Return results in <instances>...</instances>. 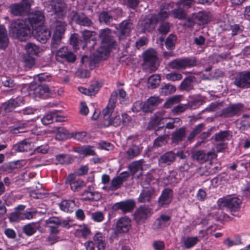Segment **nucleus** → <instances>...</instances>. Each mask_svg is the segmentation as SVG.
Returning <instances> with one entry per match:
<instances>
[{
	"instance_id": "2eb2a0df",
	"label": "nucleus",
	"mask_w": 250,
	"mask_h": 250,
	"mask_svg": "<svg viewBox=\"0 0 250 250\" xmlns=\"http://www.w3.org/2000/svg\"><path fill=\"white\" fill-rule=\"evenodd\" d=\"M173 198V191L169 188H164L158 198V203L160 207H166L170 204Z\"/></svg>"
},
{
	"instance_id": "a18cd8bd",
	"label": "nucleus",
	"mask_w": 250,
	"mask_h": 250,
	"mask_svg": "<svg viewBox=\"0 0 250 250\" xmlns=\"http://www.w3.org/2000/svg\"><path fill=\"white\" fill-rule=\"evenodd\" d=\"M230 134L228 131H221L214 134V139L216 142H223L229 140Z\"/></svg>"
},
{
	"instance_id": "de8ad7c7",
	"label": "nucleus",
	"mask_w": 250,
	"mask_h": 250,
	"mask_svg": "<svg viewBox=\"0 0 250 250\" xmlns=\"http://www.w3.org/2000/svg\"><path fill=\"white\" fill-rule=\"evenodd\" d=\"M109 52L108 47L104 46H101L96 49V51L93 53L94 56L97 58V60L101 59L104 56L106 55Z\"/></svg>"
},
{
	"instance_id": "680f3d73",
	"label": "nucleus",
	"mask_w": 250,
	"mask_h": 250,
	"mask_svg": "<svg viewBox=\"0 0 250 250\" xmlns=\"http://www.w3.org/2000/svg\"><path fill=\"white\" fill-rule=\"evenodd\" d=\"M188 108V105L187 104H179L175 106L171 110L174 115H179L185 112Z\"/></svg>"
},
{
	"instance_id": "f704fd0d",
	"label": "nucleus",
	"mask_w": 250,
	"mask_h": 250,
	"mask_svg": "<svg viewBox=\"0 0 250 250\" xmlns=\"http://www.w3.org/2000/svg\"><path fill=\"white\" fill-rule=\"evenodd\" d=\"M75 207V203L73 200H63L59 204L60 209L66 212H72Z\"/></svg>"
},
{
	"instance_id": "f257e3e1",
	"label": "nucleus",
	"mask_w": 250,
	"mask_h": 250,
	"mask_svg": "<svg viewBox=\"0 0 250 250\" xmlns=\"http://www.w3.org/2000/svg\"><path fill=\"white\" fill-rule=\"evenodd\" d=\"M44 21V16L41 11H36L30 14L25 20L17 19L13 21L10 25L9 35L21 41L26 40L33 30L42 27Z\"/></svg>"
},
{
	"instance_id": "58836bf2",
	"label": "nucleus",
	"mask_w": 250,
	"mask_h": 250,
	"mask_svg": "<svg viewBox=\"0 0 250 250\" xmlns=\"http://www.w3.org/2000/svg\"><path fill=\"white\" fill-rule=\"evenodd\" d=\"M27 55L37 56L41 52V48L32 42L27 43L25 46Z\"/></svg>"
},
{
	"instance_id": "8fccbe9b",
	"label": "nucleus",
	"mask_w": 250,
	"mask_h": 250,
	"mask_svg": "<svg viewBox=\"0 0 250 250\" xmlns=\"http://www.w3.org/2000/svg\"><path fill=\"white\" fill-rule=\"evenodd\" d=\"M195 3L194 0H179L176 2L177 7H181L185 11L193 6Z\"/></svg>"
},
{
	"instance_id": "e2e57ef3",
	"label": "nucleus",
	"mask_w": 250,
	"mask_h": 250,
	"mask_svg": "<svg viewBox=\"0 0 250 250\" xmlns=\"http://www.w3.org/2000/svg\"><path fill=\"white\" fill-rule=\"evenodd\" d=\"M56 160L61 164H66L70 163L71 158L66 154H60L56 156Z\"/></svg>"
},
{
	"instance_id": "6e6d98bb",
	"label": "nucleus",
	"mask_w": 250,
	"mask_h": 250,
	"mask_svg": "<svg viewBox=\"0 0 250 250\" xmlns=\"http://www.w3.org/2000/svg\"><path fill=\"white\" fill-rule=\"evenodd\" d=\"M70 43L75 49H78L80 47L83 48V41L79 39L78 35L77 34L71 35L70 38Z\"/></svg>"
},
{
	"instance_id": "e433bc0d",
	"label": "nucleus",
	"mask_w": 250,
	"mask_h": 250,
	"mask_svg": "<svg viewBox=\"0 0 250 250\" xmlns=\"http://www.w3.org/2000/svg\"><path fill=\"white\" fill-rule=\"evenodd\" d=\"M8 42L6 29L3 26H0V49H4L6 48Z\"/></svg>"
},
{
	"instance_id": "f03ea898",
	"label": "nucleus",
	"mask_w": 250,
	"mask_h": 250,
	"mask_svg": "<svg viewBox=\"0 0 250 250\" xmlns=\"http://www.w3.org/2000/svg\"><path fill=\"white\" fill-rule=\"evenodd\" d=\"M170 5L167 3L162 4L159 12L157 14H153L150 18L145 19L139 25L142 32L146 33L152 31L159 22L165 20L170 14Z\"/></svg>"
},
{
	"instance_id": "2f4dec72",
	"label": "nucleus",
	"mask_w": 250,
	"mask_h": 250,
	"mask_svg": "<svg viewBox=\"0 0 250 250\" xmlns=\"http://www.w3.org/2000/svg\"><path fill=\"white\" fill-rule=\"evenodd\" d=\"M82 196L83 200L92 201H98L101 198L100 194L97 191H92L90 187L83 192Z\"/></svg>"
},
{
	"instance_id": "4c0bfd02",
	"label": "nucleus",
	"mask_w": 250,
	"mask_h": 250,
	"mask_svg": "<svg viewBox=\"0 0 250 250\" xmlns=\"http://www.w3.org/2000/svg\"><path fill=\"white\" fill-rule=\"evenodd\" d=\"M57 114L55 111L46 114L41 119L42 123L44 125H48L52 123L54 120L56 122L61 121L57 119Z\"/></svg>"
},
{
	"instance_id": "f3484780",
	"label": "nucleus",
	"mask_w": 250,
	"mask_h": 250,
	"mask_svg": "<svg viewBox=\"0 0 250 250\" xmlns=\"http://www.w3.org/2000/svg\"><path fill=\"white\" fill-rule=\"evenodd\" d=\"M176 160V155L173 151H169L162 155L158 159V165L161 167L171 165Z\"/></svg>"
},
{
	"instance_id": "052dcab7",
	"label": "nucleus",
	"mask_w": 250,
	"mask_h": 250,
	"mask_svg": "<svg viewBox=\"0 0 250 250\" xmlns=\"http://www.w3.org/2000/svg\"><path fill=\"white\" fill-rule=\"evenodd\" d=\"M182 75L177 72H171L165 75V78L169 81L175 82L182 80Z\"/></svg>"
},
{
	"instance_id": "0eeeda50",
	"label": "nucleus",
	"mask_w": 250,
	"mask_h": 250,
	"mask_svg": "<svg viewBox=\"0 0 250 250\" xmlns=\"http://www.w3.org/2000/svg\"><path fill=\"white\" fill-rule=\"evenodd\" d=\"M32 2V0H21L19 3L11 5L9 7L11 14L16 16L28 14L30 11Z\"/></svg>"
},
{
	"instance_id": "39448f33",
	"label": "nucleus",
	"mask_w": 250,
	"mask_h": 250,
	"mask_svg": "<svg viewBox=\"0 0 250 250\" xmlns=\"http://www.w3.org/2000/svg\"><path fill=\"white\" fill-rule=\"evenodd\" d=\"M241 200L236 197L228 196L221 199L220 207L227 208L234 216L239 217L238 213L235 214L240 208Z\"/></svg>"
},
{
	"instance_id": "ea45409f",
	"label": "nucleus",
	"mask_w": 250,
	"mask_h": 250,
	"mask_svg": "<svg viewBox=\"0 0 250 250\" xmlns=\"http://www.w3.org/2000/svg\"><path fill=\"white\" fill-rule=\"evenodd\" d=\"M161 82V77L158 74L151 75L147 80L148 88H155L159 85Z\"/></svg>"
},
{
	"instance_id": "4d7b16f0",
	"label": "nucleus",
	"mask_w": 250,
	"mask_h": 250,
	"mask_svg": "<svg viewBox=\"0 0 250 250\" xmlns=\"http://www.w3.org/2000/svg\"><path fill=\"white\" fill-rule=\"evenodd\" d=\"M167 136L164 134L162 135L158 136L153 142V146L154 147H161L167 144Z\"/></svg>"
},
{
	"instance_id": "864d4df0",
	"label": "nucleus",
	"mask_w": 250,
	"mask_h": 250,
	"mask_svg": "<svg viewBox=\"0 0 250 250\" xmlns=\"http://www.w3.org/2000/svg\"><path fill=\"white\" fill-rule=\"evenodd\" d=\"M70 136L68 131L62 127H58L56 134V139L59 140L66 139Z\"/></svg>"
},
{
	"instance_id": "7c9ffc66",
	"label": "nucleus",
	"mask_w": 250,
	"mask_h": 250,
	"mask_svg": "<svg viewBox=\"0 0 250 250\" xmlns=\"http://www.w3.org/2000/svg\"><path fill=\"white\" fill-rule=\"evenodd\" d=\"M75 20L77 24L85 27H90L93 23L92 21L83 13H76Z\"/></svg>"
},
{
	"instance_id": "9b49d317",
	"label": "nucleus",
	"mask_w": 250,
	"mask_h": 250,
	"mask_svg": "<svg viewBox=\"0 0 250 250\" xmlns=\"http://www.w3.org/2000/svg\"><path fill=\"white\" fill-rule=\"evenodd\" d=\"M244 108V105L241 103L229 104L223 108L220 116L225 118H231L239 115Z\"/></svg>"
},
{
	"instance_id": "a211bd4d",
	"label": "nucleus",
	"mask_w": 250,
	"mask_h": 250,
	"mask_svg": "<svg viewBox=\"0 0 250 250\" xmlns=\"http://www.w3.org/2000/svg\"><path fill=\"white\" fill-rule=\"evenodd\" d=\"M24 104V99L22 96H18L15 99H10L2 105V108L6 112L12 111L14 108Z\"/></svg>"
},
{
	"instance_id": "0e129e2a",
	"label": "nucleus",
	"mask_w": 250,
	"mask_h": 250,
	"mask_svg": "<svg viewBox=\"0 0 250 250\" xmlns=\"http://www.w3.org/2000/svg\"><path fill=\"white\" fill-rule=\"evenodd\" d=\"M241 243V239L239 236L237 237L235 240H231L230 239L228 238L225 239L223 242V244L229 248L233 246L238 245Z\"/></svg>"
},
{
	"instance_id": "dca6fc26",
	"label": "nucleus",
	"mask_w": 250,
	"mask_h": 250,
	"mask_svg": "<svg viewBox=\"0 0 250 250\" xmlns=\"http://www.w3.org/2000/svg\"><path fill=\"white\" fill-rule=\"evenodd\" d=\"M35 38L42 43H45L51 36L50 31L44 26L40 27L33 30Z\"/></svg>"
},
{
	"instance_id": "cd10ccee",
	"label": "nucleus",
	"mask_w": 250,
	"mask_h": 250,
	"mask_svg": "<svg viewBox=\"0 0 250 250\" xmlns=\"http://www.w3.org/2000/svg\"><path fill=\"white\" fill-rule=\"evenodd\" d=\"M66 180L68 182L71 189L74 191H79L85 186L83 180L74 179V174H73L69 175Z\"/></svg>"
},
{
	"instance_id": "9d476101",
	"label": "nucleus",
	"mask_w": 250,
	"mask_h": 250,
	"mask_svg": "<svg viewBox=\"0 0 250 250\" xmlns=\"http://www.w3.org/2000/svg\"><path fill=\"white\" fill-rule=\"evenodd\" d=\"M83 38V49H84L87 46L91 51L95 50L97 43L96 42V34L94 31L88 30H84L81 32Z\"/></svg>"
},
{
	"instance_id": "49530a36",
	"label": "nucleus",
	"mask_w": 250,
	"mask_h": 250,
	"mask_svg": "<svg viewBox=\"0 0 250 250\" xmlns=\"http://www.w3.org/2000/svg\"><path fill=\"white\" fill-rule=\"evenodd\" d=\"M193 159L199 163H203L207 161L206 153L204 150H196L192 153Z\"/></svg>"
},
{
	"instance_id": "774afa93",
	"label": "nucleus",
	"mask_w": 250,
	"mask_h": 250,
	"mask_svg": "<svg viewBox=\"0 0 250 250\" xmlns=\"http://www.w3.org/2000/svg\"><path fill=\"white\" fill-rule=\"evenodd\" d=\"M169 30L170 25L169 23L167 22L162 23L158 28L159 32L162 34H167Z\"/></svg>"
},
{
	"instance_id": "6ab92c4d",
	"label": "nucleus",
	"mask_w": 250,
	"mask_h": 250,
	"mask_svg": "<svg viewBox=\"0 0 250 250\" xmlns=\"http://www.w3.org/2000/svg\"><path fill=\"white\" fill-rule=\"evenodd\" d=\"M117 98V93L116 91L113 92L109 99L108 104L106 107L103 109L102 113L105 120H108L113 111L115 106V104Z\"/></svg>"
},
{
	"instance_id": "69168bd1",
	"label": "nucleus",
	"mask_w": 250,
	"mask_h": 250,
	"mask_svg": "<svg viewBox=\"0 0 250 250\" xmlns=\"http://www.w3.org/2000/svg\"><path fill=\"white\" fill-rule=\"evenodd\" d=\"M204 101L201 98L196 99L192 102H189L187 103L188 108L190 109H195L198 108L200 106L202 105Z\"/></svg>"
},
{
	"instance_id": "338daca9",
	"label": "nucleus",
	"mask_w": 250,
	"mask_h": 250,
	"mask_svg": "<svg viewBox=\"0 0 250 250\" xmlns=\"http://www.w3.org/2000/svg\"><path fill=\"white\" fill-rule=\"evenodd\" d=\"M0 168L1 170L7 173H11L14 169H15L13 162H10L3 164L0 167Z\"/></svg>"
},
{
	"instance_id": "603ef678",
	"label": "nucleus",
	"mask_w": 250,
	"mask_h": 250,
	"mask_svg": "<svg viewBox=\"0 0 250 250\" xmlns=\"http://www.w3.org/2000/svg\"><path fill=\"white\" fill-rule=\"evenodd\" d=\"M177 7L172 11L173 17L180 20L185 19L187 16L186 11L181 7Z\"/></svg>"
},
{
	"instance_id": "f8f14e48",
	"label": "nucleus",
	"mask_w": 250,
	"mask_h": 250,
	"mask_svg": "<svg viewBox=\"0 0 250 250\" xmlns=\"http://www.w3.org/2000/svg\"><path fill=\"white\" fill-rule=\"evenodd\" d=\"M56 60L61 62H66L69 63L74 62L76 59V55L66 47L60 48L56 54Z\"/></svg>"
},
{
	"instance_id": "13d9d810",
	"label": "nucleus",
	"mask_w": 250,
	"mask_h": 250,
	"mask_svg": "<svg viewBox=\"0 0 250 250\" xmlns=\"http://www.w3.org/2000/svg\"><path fill=\"white\" fill-rule=\"evenodd\" d=\"M199 241L197 237H188L183 242L185 248L190 249L194 246Z\"/></svg>"
},
{
	"instance_id": "473e14b6",
	"label": "nucleus",
	"mask_w": 250,
	"mask_h": 250,
	"mask_svg": "<svg viewBox=\"0 0 250 250\" xmlns=\"http://www.w3.org/2000/svg\"><path fill=\"white\" fill-rule=\"evenodd\" d=\"M186 129L184 127H181L176 130L172 134L171 140L173 143L178 144L185 138Z\"/></svg>"
},
{
	"instance_id": "ddd939ff",
	"label": "nucleus",
	"mask_w": 250,
	"mask_h": 250,
	"mask_svg": "<svg viewBox=\"0 0 250 250\" xmlns=\"http://www.w3.org/2000/svg\"><path fill=\"white\" fill-rule=\"evenodd\" d=\"M51 11L56 17L61 19L63 18L66 14V4L62 0H53L50 4Z\"/></svg>"
},
{
	"instance_id": "c9c22d12",
	"label": "nucleus",
	"mask_w": 250,
	"mask_h": 250,
	"mask_svg": "<svg viewBox=\"0 0 250 250\" xmlns=\"http://www.w3.org/2000/svg\"><path fill=\"white\" fill-rule=\"evenodd\" d=\"M39 223H32L28 224L23 227L22 230L25 234L28 236L33 235L39 229Z\"/></svg>"
},
{
	"instance_id": "4be33fe9",
	"label": "nucleus",
	"mask_w": 250,
	"mask_h": 250,
	"mask_svg": "<svg viewBox=\"0 0 250 250\" xmlns=\"http://www.w3.org/2000/svg\"><path fill=\"white\" fill-rule=\"evenodd\" d=\"M162 103L158 96H151L143 104V110L145 112H151Z\"/></svg>"
},
{
	"instance_id": "5fc2aeb1",
	"label": "nucleus",
	"mask_w": 250,
	"mask_h": 250,
	"mask_svg": "<svg viewBox=\"0 0 250 250\" xmlns=\"http://www.w3.org/2000/svg\"><path fill=\"white\" fill-rule=\"evenodd\" d=\"M99 20L101 23L103 22L109 25L112 21L113 17L107 11H103L99 15Z\"/></svg>"
},
{
	"instance_id": "1a4fd4ad",
	"label": "nucleus",
	"mask_w": 250,
	"mask_h": 250,
	"mask_svg": "<svg viewBox=\"0 0 250 250\" xmlns=\"http://www.w3.org/2000/svg\"><path fill=\"white\" fill-rule=\"evenodd\" d=\"M233 84L242 89L250 88V71L237 73L233 78Z\"/></svg>"
},
{
	"instance_id": "a19ab883",
	"label": "nucleus",
	"mask_w": 250,
	"mask_h": 250,
	"mask_svg": "<svg viewBox=\"0 0 250 250\" xmlns=\"http://www.w3.org/2000/svg\"><path fill=\"white\" fill-rule=\"evenodd\" d=\"M175 91L176 88L173 85L167 83L161 87L160 94L163 96H167L173 93Z\"/></svg>"
},
{
	"instance_id": "09e8293b",
	"label": "nucleus",
	"mask_w": 250,
	"mask_h": 250,
	"mask_svg": "<svg viewBox=\"0 0 250 250\" xmlns=\"http://www.w3.org/2000/svg\"><path fill=\"white\" fill-rule=\"evenodd\" d=\"M170 220V216L166 214H161L160 217L157 219L158 222V227L159 228H163L169 225L168 222Z\"/></svg>"
},
{
	"instance_id": "bb28decb",
	"label": "nucleus",
	"mask_w": 250,
	"mask_h": 250,
	"mask_svg": "<svg viewBox=\"0 0 250 250\" xmlns=\"http://www.w3.org/2000/svg\"><path fill=\"white\" fill-rule=\"evenodd\" d=\"M154 193L155 190L151 187L143 189L138 198V202L142 203L150 202Z\"/></svg>"
},
{
	"instance_id": "a878e982",
	"label": "nucleus",
	"mask_w": 250,
	"mask_h": 250,
	"mask_svg": "<svg viewBox=\"0 0 250 250\" xmlns=\"http://www.w3.org/2000/svg\"><path fill=\"white\" fill-rule=\"evenodd\" d=\"M128 173L126 172H123L119 175L114 178L110 184L109 188L111 190H115L119 188L124 182L126 180Z\"/></svg>"
},
{
	"instance_id": "c756f323",
	"label": "nucleus",
	"mask_w": 250,
	"mask_h": 250,
	"mask_svg": "<svg viewBox=\"0 0 250 250\" xmlns=\"http://www.w3.org/2000/svg\"><path fill=\"white\" fill-rule=\"evenodd\" d=\"M195 80V77L192 76H189L185 78L180 84L179 89L181 91L189 92L193 89V82Z\"/></svg>"
},
{
	"instance_id": "b1692460",
	"label": "nucleus",
	"mask_w": 250,
	"mask_h": 250,
	"mask_svg": "<svg viewBox=\"0 0 250 250\" xmlns=\"http://www.w3.org/2000/svg\"><path fill=\"white\" fill-rule=\"evenodd\" d=\"M135 203L132 200H127L116 203L113 206V209L115 210H121L123 212L126 213L130 212L135 207Z\"/></svg>"
},
{
	"instance_id": "5701e85b",
	"label": "nucleus",
	"mask_w": 250,
	"mask_h": 250,
	"mask_svg": "<svg viewBox=\"0 0 250 250\" xmlns=\"http://www.w3.org/2000/svg\"><path fill=\"white\" fill-rule=\"evenodd\" d=\"M32 148V142L28 139L19 142L12 146V150L15 152H27L30 151Z\"/></svg>"
},
{
	"instance_id": "c85d7f7f",
	"label": "nucleus",
	"mask_w": 250,
	"mask_h": 250,
	"mask_svg": "<svg viewBox=\"0 0 250 250\" xmlns=\"http://www.w3.org/2000/svg\"><path fill=\"white\" fill-rule=\"evenodd\" d=\"M142 148L138 145L132 144L125 152V157L127 160H131L139 156L142 152Z\"/></svg>"
},
{
	"instance_id": "6e6552de",
	"label": "nucleus",
	"mask_w": 250,
	"mask_h": 250,
	"mask_svg": "<svg viewBox=\"0 0 250 250\" xmlns=\"http://www.w3.org/2000/svg\"><path fill=\"white\" fill-rule=\"evenodd\" d=\"M65 23L61 21H57L54 23V31L51 40V48L57 49L60 45L62 37L65 31Z\"/></svg>"
},
{
	"instance_id": "7ed1b4c3",
	"label": "nucleus",
	"mask_w": 250,
	"mask_h": 250,
	"mask_svg": "<svg viewBox=\"0 0 250 250\" xmlns=\"http://www.w3.org/2000/svg\"><path fill=\"white\" fill-rule=\"evenodd\" d=\"M197 65V60L194 57L174 59L170 62L168 66L171 69L183 70Z\"/></svg>"
},
{
	"instance_id": "bf43d9fd",
	"label": "nucleus",
	"mask_w": 250,
	"mask_h": 250,
	"mask_svg": "<svg viewBox=\"0 0 250 250\" xmlns=\"http://www.w3.org/2000/svg\"><path fill=\"white\" fill-rule=\"evenodd\" d=\"M23 62L24 67L30 69L35 65V59L30 55H25L23 58Z\"/></svg>"
},
{
	"instance_id": "79ce46f5",
	"label": "nucleus",
	"mask_w": 250,
	"mask_h": 250,
	"mask_svg": "<svg viewBox=\"0 0 250 250\" xmlns=\"http://www.w3.org/2000/svg\"><path fill=\"white\" fill-rule=\"evenodd\" d=\"M177 36L174 34H170L166 39L165 45L168 50H172L175 47V43L177 41Z\"/></svg>"
},
{
	"instance_id": "393cba45",
	"label": "nucleus",
	"mask_w": 250,
	"mask_h": 250,
	"mask_svg": "<svg viewBox=\"0 0 250 250\" xmlns=\"http://www.w3.org/2000/svg\"><path fill=\"white\" fill-rule=\"evenodd\" d=\"M131 228V220L127 217L120 218L117 222L116 229L117 232L125 233Z\"/></svg>"
},
{
	"instance_id": "37998d69",
	"label": "nucleus",
	"mask_w": 250,
	"mask_h": 250,
	"mask_svg": "<svg viewBox=\"0 0 250 250\" xmlns=\"http://www.w3.org/2000/svg\"><path fill=\"white\" fill-rule=\"evenodd\" d=\"M182 98V96L180 95H174L168 99L164 104L165 108H170L173 105L179 103Z\"/></svg>"
},
{
	"instance_id": "3c124183",
	"label": "nucleus",
	"mask_w": 250,
	"mask_h": 250,
	"mask_svg": "<svg viewBox=\"0 0 250 250\" xmlns=\"http://www.w3.org/2000/svg\"><path fill=\"white\" fill-rule=\"evenodd\" d=\"M196 17L199 24H206L210 21L208 14L206 12H199Z\"/></svg>"
},
{
	"instance_id": "20e7f679",
	"label": "nucleus",
	"mask_w": 250,
	"mask_h": 250,
	"mask_svg": "<svg viewBox=\"0 0 250 250\" xmlns=\"http://www.w3.org/2000/svg\"><path fill=\"white\" fill-rule=\"evenodd\" d=\"M29 92L35 98L46 99L52 97L53 91L46 84H32L29 87Z\"/></svg>"
},
{
	"instance_id": "412c9836",
	"label": "nucleus",
	"mask_w": 250,
	"mask_h": 250,
	"mask_svg": "<svg viewBox=\"0 0 250 250\" xmlns=\"http://www.w3.org/2000/svg\"><path fill=\"white\" fill-rule=\"evenodd\" d=\"M151 215V209L142 206L138 208L134 213V218L136 221L138 222H144L145 220Z\"/></svg>"
},
{
	"instance_id": "72a5a7b5",
	"label": "nucleus",
	"mask_w": 250,
	"mask_h": 250,
	"mask_svg": "<svg viewBox=\"0 0 250 250\" xmlns=\"http://www.w3.org/2000/svg\"><path fill=\"white\" fill-rule=\"evenodd\" d=\"M93 240L97 246L98 250H104L106 246L105 237L101 232H97Z\"/></svg>"
},
{
	"instance_id": "aec40b11",
	"label": "nucleus",
	"mask_w": 250,
	"mask_h": 250,
	"mask_svg": "<svg viewBox=\"0 0 250 250\" xmlns=\"http://www.w3.org/2000/svg\"><path fill=\"white\" fill-rule=\"evenodd\" d=\"M133 29V25L130 20H125L119 25V34L118 35L119 40H122L128 36L131 30Z\"/></svg>"
},
{
	"instance_id": "c03bdc74",
	"label": "nucleus",
	"mask_w": 250,
	"mask_h": 250,
	"mask_svg": "<svg viewBox=\"0 0 250 250\" xmlns=\"http://www.w3.org/2000/svg\"><path fill=\"white\" fill-rule=\"evenodd\" d=\"M78 152L85 156H94L96 154L93 147L90 146H83L79 148Z\"/></svg>"
},
{
	"instance_id": "423d86ee",
	"label": "nucleus",
	"mask_w": 250,
	"mask_h": 250,
	"mask_svg": "<svg viewBox=\"0 0 250 250\" xmlns=\"http://www.w3.org/2000/svg\"><path fill=\"white\" fill-rule=\"evenodd\" d=\"M144 69L151 72L155 71L157 69L156 64L157 53L154 49H148L143 54Z\"/></svg>"
},
{
	"instance_id": "4468645a",
	"label": "nucleus",
	"mask_w": 250,
	"mask_h": 250,
	"mask_svg": "<svg viewBox=\"0 0 250 250\" xmlns=\"http://www.w3.org/2000/svg\"><path fill=\"white\" fill-rule=\"evenodd\" d=\"M99 37L103 44H105L108 47H112L115 45L113 33L111 29L106 28L101 29L99 31Z\"/></svg>"
}]
</instances>
